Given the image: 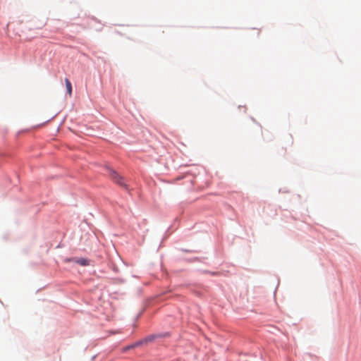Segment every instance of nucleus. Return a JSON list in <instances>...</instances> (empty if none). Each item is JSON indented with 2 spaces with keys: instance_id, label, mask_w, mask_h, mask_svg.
<instances>
[{
  "instance_id": "f257e3e1",
  "label": "nucleus",
  "mask_w": 361,
  "mask_h": 361,
  "mask_svg": "<svg viewBox=\"0 0 361 361\" xmlns=\"http://www.w3.org/2000/svg\"><path fill=\"white\" fill-rule=\"evenodd\" d=\"M109 171V176L110 178L116 184H118L121 188L128 190V187L127 183H126V180L123 176H121L120 174H118L116 171H115L112 169H108Z\"/></svg>"
},
{
  "instance_id": "f03ea898",
  "label": "nucleus",
  "mask_w": 361,
  "mask_h": 361,
  "mask_svg": "<svg viewBox=\"0 0 361 361\" xmlns=\"http://www.w3.org/2000/svg\"><path fill=\"white\" fill-rule=\"evenodd\" d=\"M154 338H155V336L153 335L149 336L142 340H140V341L135 343L134 344H133L131 345L126 347V350L134 348L140 346L141 345L147 344V343L152 342V341H154Z\"/></svg>"
},
{
  "instance_id": "7ed1b4c3",
  "label": "nucleus",
  "mask_w": 361,
  "mask_h": 361,
  "mask_svg": "<svg viewBox=\"0 0 361 361\" xmlns=\"http://www.w3.org/2000/svg\"><path fill=\"white\" fill-rule=\"evenodd\" d=\"M67 261L68 262H75L80 265H82V266H87L89 264L88 263V260L86 259H84V258H73V259H68Z\"/></svg>"
},
{
  "instance_id": "20e7f679",
  "label": "nucleus",
  "mask_w": 361,
  "mask_h": 361,
  "mask_svg": "<svg viewBox=\"0 0 361 361\" xmlns=\"http://www.w3.org/2000/svg\"><path fill=\"white\" fill-rule=\"evenodd\" d=\"M64 81H65L67 92H68L69 97H71V95H72L71 82H70V80L68 78H65Z\"/></svg>"
},
{
  "instance_id": "39448f33",
  "label": "nucleus",
  "mask_w": 361,
  "mask_h": 361,
  "mask_svg": "<svg viewBox=\"0 0 361 361\" xmlns=\"http://www.w3.org/2000/svg\"><path fill=\"white\" fill-rule=\"evenodd\" d=\"M242 108L244 109L245 111H246V107L245 106H243Z\"/></svg>"
}]
</instances>
